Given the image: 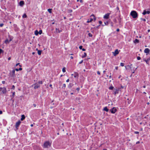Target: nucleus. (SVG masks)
I'll use <instances>...</instances> for the list:
<instances>
[{"mask_svg":"<svg viewBox=\"0 0 150 150\" xmlns=\"http://www.w3.org/2000/svg\"><path fill=\"white\" fill-rule=\"evenodd\" d=\"M40 86V85L37 84H35V86L34 87V88L35 89L38 88Z\"/></svg>","mask_w":150,"mask_h":150,"instance_id":"obj_15","label":"nucleus"},{"mask_svg":"<svg viewBox=\"0 0 150 150\" xmlns=\"http://www.w3.org/2000/svg\"><path fill=\"white\" fill-rule=\"evenodd\" d=\"M93 20V19L92 18H90V19H88V20L87 22V23H89L92 21Z\"/></svg>","mask_w":150,"mask_h":150,"instance_id":"obj_19","label":"nucleus"},{"mask_svg":"<svg viewBox=\"0 0 150 150\" xmlns=\"http://www.w3.org/2000/svg\"><path fill=\"white\" fill-rule=\"evenodd\" d=\"M88 35L89 37H92V35L91 33H88Z\"/></svg>","mask_w":150,"mask_h":150,"instance_id":"obj_30","label":"nucleus"},{"mask_svg":"<svg viewBox=\"0 0 150 150\" xmlns=\"http://www.w3.org/2000/svg\"><path fill=\"white\" fill-rule=\"evenodd\" d=\"M19 64H20V63H17V64H16V66H17L18 65H19Z\"/></svg>","mask_w":150,"mask_h":150,"instance_id":"obj_55","label":"nucleus"},{"mask_svg":"<svg viewBox=\"0 0 150 150\" xmlns=\"http://www.w3.org/2000/svg\"><path fill=\"white\" fill-rule=\"evenodd\" d=\"M119 53V52L117 49H116L115 50L114 52H112V53L114 56H115L117 54H118Z\"/></svg>","mask_w":150,"mask_h":150,"instance_id":"obj_8","label":"nucleus"},{"mask_svg":"<svg viewBox=\"0 0 150 150\" xmlns=\"http://www.w3.org/2000/svg\"><path fill=\"white\" fill-rule=\"evenodd\" d=\"M80 1L81 3H82L83 2V1L82 0H80Z\"/></svg>","mask_w":150,"mask_h":150,"instance_id":"obj_58","label":"nucleus"},{"mask_svg":"<svg viewBox=\"0 0 150 150\" xmlns=\"http://www.w3.org/2000/svg\"><path fill=\"white\" fill-rule=\"evenodd\" d=\"M2 83L3 84H4V83H5V81H2Z\"/></svg>","mask_w":150,"mask_h":150,"instance_id":"obj_52","label":"nucleus"},{"mask_svg":"<svg viewBox=\"0 0 150 150\" xmlns=\"http://www.w3.org/2000/svg\"><path fill=\"white\" fill-rule=\"evenodd\" d=\"M42 51L41 50H38V54L39 55H41V54Z\"/></svg>","mask_w":150,"mask_h":150,"instance_id":"obj_25","label":"nucleus"},{"mask_svg":"<svg viewBox=\"0 0 150 150\" xmlns=\"http://www.w3.org/2000/svg\"><path fill=\"white\" fill-rule=\"evenodd\" d=\"M91 17H93V18L94 19V20H96V18H95V16H94V15L93 14V15H92L91 16Z\"/></svg>","mask_w":150,"mask_h":150,"instance_id":"obj_29","label":"nucleus"},{"mask_svg":"<svg viewBox=\"0 0 150 150\" xmlns=\"http://www.w3.org/2000/svg\"><path fill=\"white\" fill-rule=\"evenodd\" d=\"M52 84H50V85L49 86H50V87H52Z\"/></svg>","mask_w":150,"mask_h":150,"instance_id":"obj_62","label":"nucleus"},{"mask_svg":"<svg viewBox=\"0 0 150 150\" xmlns=\"http://www.w3.org/2000/svg\"><path fill=\"white\" fill-rule=\"evenodd\" d=\"M39 83L40 84H42V81H40L39 82Z\"/></svg>","mask_w":150,"mask_h":150,"instance_id":"obj_49","label":"nucleus"},{"mask_svg":"<svg viewBox=\"0 0 150 150\" xmlns=\"http://www.w3.org/2000/svg\"><path fill=\"white\" fill-rule=\"evenodd\" d=\"M64 19H66V17H64Z\"/></svg>","mask_w":150,"mask_h":150,"instance_id":"obj_64","label":"nucleus"},{"mask_svg":"<svg viewBox=\"0 0 150 150\" xmlns=\"http://www.w3.org/2000/svg\"><path fill=\"white\" fill-rule=\"evenodd\" d=\"M1 91L2 93L3 94H5L6 93L7 90L6 89L5 87H1Z\"/></svg>","mask_w":150,"mask_h":150,"instance_id":"obj_3","label":"nucleus"},{"mask_svg":"<svg viewBox=\"0 0 150 150\" xmlns=\"http://www.w3.org/2000/svg\"><path fill=\"white\" fill-rule=\"evenodd\" d=\"M25 119V115H21V121H23V120H24Z\"/></svg>","mask_w":150,"mask_h":150,"instance_id":"obj_18","label":"nucleus"},{"mask_svg":"<svg viewBox=\"0 0 150 150\" xmlns=\"http://www.w3.org/2000/svg\"><path fill=\"white\" fill-rule=\"evenodd\" d=\"M117 111V110L116 108L115 107L113 108L112 109L110 110V111L112 113H115Z\"/></svg>","mask_w":150,"mask_h":150,"instance_id":"obj_4","label":"nucleus"},{"mask_svg":"<svg viewBox=\"0 0 150 150\" xmlns=\"http://www.w3.org/2000/svg\"><path fill=\"white\" fill-rule=\"evenodd\" d=\"M118 68V67H115V69L116 70H117Z\"/></svg>","mask_w":150,"mask_h":150,"instance_id":"obj_56","label":"nucleus"},{"mask_svg":"<svg viewBox=\"0 0 150 150\" xmlns=\"http://www.w3.org/2000/svg\"><path fill=\"white\" fill-rule=\"evenodd\" d=\"M56 32V33H60L62 31L61 30H60L59 28H56L55 29Z\"/></svg>","mask_w":150,"mask_h":150,"instance_id":"obj_16","label":"nucleus"},{"mask_svg":"<svg viewBox=\"0 0 150 150\" xmlns=\"http://www.w3.org/2000/svg\"><path fill=\"white\" fill-rule=\"evenodd\" d=\"M15 92H13V93H12V97H14V96H15Z\"/></svg>","mask_w":150,"mask_h":150,"instance_id":"obj_33","label":"nucleus"},{"mask_svg":"<svg viewBox=\"0 0 150 150\" xmlns=\"http://www.w3.org/2000/svg\"><path fill=\"white\" fill-rule=\"evenodd\" d=\"M82 49L83 51H85L86 50L84 48Z\"/></svg>","mask_w":150,"mask_h":150,"instance_id":"obj_59","label":"nucleus"},{"mask_svg":"<svg viewBox=\"0 0 150 150\" xmlns=\"http://www.w3.org/2000/svg\"><path fill=\"white\" fill-rule=\"evenodd\" d=\"M76 90L78 91H79L80 90V88H76Z\"/></svg>","mask_w":150,"mask_h":150,"instance_id":"obj_46","label":"nucleus"},{"mask_svg":"<svg viewBox=\"0 0 150 150\" xmlns=\"http://www.w3.org/2000/svg\"><path fill=\"white\" fill-rule=\"evenodd\" d=\"M11 39H10V40H8V39H6L5 41V43L6 44L8 43L11 41Z\"/></svg>","mask_w":150,"mask_h":150,"instance_id":"obj_17","label":"nucleus"},{"mask_svg":"<svg viewBox=\"0 0 150 150\" xmlns=\"http://www.w3.org/2000/svg\"><path fill=\"white\" fill-rule=\"evenodd\" d=\"M147 59L148 60H149H149H150V57L149 58H148Z\"/></svg>","mask_w":150,"mask_h":150,"instance_id":"obj_61","label":"nucleus"},{"mask_svg":"<svg viewBox=\"0 0 150 150\" xmlns=\"http://www.w3.org/2000/svg\"><path fill=\"white\" fill-rule=\"evenodd\" d=\"M2 114V112L1 110H0V114Z\"/></svg>","mask_w":150,"mask_h":150,"instance_id":"obj_51","label":"nucleus"},{"mask_svg":"<svg viewBox=\"0 0 150 150\" xmlns=\"http://www.w3.org/2000/svg\"><path fill=\"white\" fill-rule=\"evenodd\" d=\"M62 71L63 72H66V68L65 67L63 68L62 69Z\"/></svg>","mask_w":150,"mask_h":150,"instance_id":"obj_28","label":"nucleus"},{"mask_svg":"<svg viewBox=\"0 0 150 150\" xmlns=\"http://www.w3.org/2000/svg\"><path fill=\"white\" fill-rule=\"evenodd\" d=\"M98 22L100 24H101L102 23V22L101 21H99Z\"/></svg>","mask_w":150,"mask_h":150,"instance_id":"obj_43","label":"nucleus"},{"mask_svg":"<svg viewBox=\"0 0 150 150\" xmlns=\"http://www.w3.org/2000/svg\"><path fill=\"white\" fill-rule=\"evenodd\" d=\"M137 59L138 60H140L141 59L140 57L139 56L137 57Z\"/></svg>","mask_w":150,"mask_h":150,"instance_id":"obj_37","label":"nucleus"},{"mask_svg":"<svg viewBox=\"0 0 150 150\" xmlns=\"http://www.w3.org/2000/svg\"><path fill=\"white\" fill-rule=\"evenodd\" d=\"M119 88L115 89L114 91V94L115 95L116 94L118 93L119 91Z\"/></svg>","mask_w":150,"mask_h":150,"instance_id":"obj_13","label":"nucleus"},{"mask_svg":"<svg viewBox=\"0 0 150 150\" xmlns=\"http://www.w3.org/2000/svg\"><path fill=\"white\" fill-rule=\"evenodd\" d=\"M150 12L149 11H146V10H144L143 12L142 13V14L144 15H145L146 14H149Z\"/></svg>","mask_w":150,"mask_h":150,"instance_id":"obj_12","label":"nucleus"},{"mask_svg":"<svg viewBox=\"0 0 150 150\" xmlns=\"http://www.w3.org/2000/svg\"><path fill=\"white\" fill-rule=\"evenodd\" d=\"M33 105L35 107H36V105L35 104H33Z\"/></svg>","mask_w":150,"mask_h":150,"instance_id":"obj_53","label":"nucleus"},{"mask_svg":"<svg viewBox=\"0 0 150 150\" xmlns=\"http://www.w3.org/2000/svg\"><path fill=\"white\" fill-rule=\"evenodd\" d=\"M149 50L148 48H146L144 50V52L146 53V55L149 54Z\"/></svg>","mask_w":150,"mask_h":150,"instance_id":"obj_10","label":"nucleus"},{"mask_svg":"<svg viewBox=\"0 0 150 150\" xmlns=\"http://www.w3.org/2000/svg\"><path fill=\"white\" fill-rule=\"evenodd\" d=\"M22 69L21 68H20L18 69L19 71H21Z\"/></svg>","mask_w":150,"mask_h":150,"instance_id":"obj_47","label":"nucleus"},{"mask_svg":"<svg viewBox=\"0 0 150 150\" xmlns=\"http://www.w3.org/2000/svg\"><path fill=\"white\" fill-rule=\"evenodd\" d=\"M132 64H131L129 65H128L127 66H125V68L126 70H128L129 69H131L132 67Z\"/></svg>","mask_w":150,"mask_h":150,"instance_id":"obj_9","label":"nucleus"},{"mask_svg":"<svg viewBox=\"0 0 150 150\" xmlns=\"http://www.w3.org/2000/svg\"><path fill=\"white\" fill-rule=\"evenodd\" d=\"M103 110L104 111H106V112H108L109 110L108 109L107 107H105L104 108Z\"/></svg>","mask_w":150,"mask_h":150,"instance_id":"obj_20","label":"nucleus"},{"mask_svg":"<svg viewBox=\"0 0 150 150\" xmlns=\"http://www.w3.org/2000/svg\"><path fill=\"white\" fill-rule=\"evenodd\" d=\"M70 58L72 59H73V57H72V56H71L70 57Z\"/></svg>","mask_w":150,"mask_h":150,"instance_id":"obj_60","label":"nucleus"},{"mask_svg":"<svg viewBox=\"0 0 150 150\" xmlns=\"http://www.w3.org/2000/svg\"><path fill=\"white\" fill-rule=\"evenodd\" d=\"M10 75L12 77H14L15 76V70H12L10 73Z\"/></svg>","mask_w":150,"mask_h":150,"instance_id":"obj_7","label":"nucleus"},{"mask_svg":"<svg viewBox=\"0 0 150 150\" xmlns=\"http://www.w3.org/2000/svg\"><path fill=\"white\" fill-rule=\"evenodd\" d=\"M63 87L64 88H65L66 87V85L65 84H63Z\"/></svg>","mask_w":150,"mask_h":150,"instance_id":"obj_48","label":"nucleus"},{"mask_svg":"<svg viewBox=\"0 0 150 150\" xmlns=\"http://www.w3.org/2000/svg\"><path fill=\"white\" fill-rule=\"evenodd\" d=\"M83 60H81V61L79 62V64H81L83 62Z\"/></svg>","mask_w":150,"mask_h":150,"instance_id":"obj_42","label":"nucleus"},{"mask_svg":"<svg viewBox=\"0 0 150 150\" xmlns=\"http://www.w3.org/2000/svg\"><path fill=\"white\" fill-rule=\"evenodd\" d=\"M52 9L49 8V9H48L47 11L49 13H52Z\"/></svg>","mask_w":150,"mask_h":150,"instance_id":"obj_26","label":"nucleus"},{"mask_svg":"<svg viewBox=\"0 0 150 150\" xmlns=\"http://www.w3.org/2000/svg\"><path fill=\"white\" fill-rule=\"evenodd\" d=\"M116 30L117 32H119L120 30L118 28Z\"/></svg>","mask_w":150,"mask_h":150,"instance_id":"obj_54","label":"nucleus"},{"mask_svg":"<svg viewBox=\"0 0 150 150\" xmlns=\"http://www.w3.org/2000/svg\"><path fill=\"white\" fill-rule=\"evenodd\" d=\"M134 133L136 134H138L139 133V132H138L136 131L134 132Z\"/></svg>","mask_w":150,"mask_h":150,"instance_id":"obj_44","label":"nucleus"},{"mask_svg":"<svg viewBox=\"0 0 150 150\" xmlns=\"http://www.w3.org/2000/svg\"><path fill=\"white\" fill-rule=\"evenodd\" d=\"M15 88V87L14 85H13L11 88V89L13 90H14Z\"/></svg>","mask_w":150,"mask_h":150,"instance_id":"obj_36","label":"nucleus"},{"mask_svg":"<svg viewBox=\"0 0 150 150\" xmlns=\"http://www.w3.org/2000/svg\"><path fill=\"white\" fill-rule=\"evenodd\" d=\"M110 14V13H108L105 14L103 16V18L104 19H108L109 18V15Z\"/></svg>","mask_w":150,"mask_h":150,"instance_id":"obj_6","label":"nucleus"},{"mask_svg":"<svg viewBox=\"0 0 150 150\" xmlns=\"http://www.w3.org/2000/svg\"><path fill=\"white\" fill-rule=\"evenodd\" d=\"M139 143V142L138 141L137 142L136 144H138Z\"/></svg>","mask_w":150,"mask_h":150,"instance_id":"obj_63","label":"nucleus"},{"mask_svg":"<svg viewBox=\"0 0 150 150\" xmlns=\"http://www.w3.org/2000/svg\"><path fill=\"white\" fill-rule=\"evenodd\" d=\"M25 4V2L23 1H21L19 2V5L21 6H23Z\"/></svg>","mask_w":150,"mask_h":150,"instance_id":"obj_11","label":"nucleus"},{"mask_svg":"<svg viewBox=\"0 0 150 150\" xmlns=\"http://www.w3.org/2000/svg\"><path fill=\"white\" fill-rule=\"evenodd\" d=\"M38 30H36L35 32V34L36 35H38Z\"/></svg>","mask_w":150,"mask_h":150,"instance_id":"obj_24","label":"nucleus"},{"mask_svg":"<svg viewBox=\"0 0 150 150\" xmlns=\"http://www.w3.org/2000/svg\"><path fill=\"white\" fill-rule=\"evenodd\" d=\"M69 81V79H67L66 80V82H68Z\"/></svg>","mask_w":150,"mask_h":150,"instance_id":"obj_50","label":"nucleus"},{"mask_svg":"<svg viewBox=\"0 0 150 150\" xmlns=\"http://www.w3.org/2000/svg\"><path fill=\"white\" fill-rule=\"evenodd\" d=\"M21 123V122L20 120H18V122H17L15 126L17 130L18 129V127L20 125Z\"/></svg>","mask_w":150,"mask_h":150,"instance_id":"obj_5","label":"nucleus"},{"mask_svg":"<svg viewBox=\"0 0 150 150\" xmlns=\"http://www.w3.org/2000/svg\"><path fill=\"white\" fill-rule=\"evenodd\" d=\"M83 46H80L79 47V48L81 50L82 49Z\"/></svg>","mask_w":150,"mask_h":150,"instance_id":"obj_38","label":"nucleus"},{"mask_svg":"<svg viewBox=\"0 0 150 150\" xmlns=\"http://www.w3.org/2000/svg\"><path fill=\"white\" fill-rule=\"evenodd\" d=\"M73 75H74V78H78V76H79L78 74L77 73H75L74 74H71L72 76H73Z\"/></svg>","mask_w":150,"mask_h":150,"instance_id":"obj_14","label":"nucleus"},{"mask_svg":"<svg viewBox=\"0 0 150 150\" xmlns=\"http://www.w3.org/2000/svg\"><path fill=\"white\" fill-rule=\"evenodd\" d=\"M68 11L69 13H71L72 11V10L71 9H69L68 10Z\"/></svg>","mask_w":150,"mask_h":150,"instance_id":"obj_34","label":"nucleus"},{"mask_svg":"<svg viewBox=\"0 0 150 150\" xmlns=\"http://www.w3.org/2000/svg\"><path fill=\"white\" fill-rule=\"evenodd\" d=\"M120 64V66L122 67L124 66V64L123 63H121Z\"/></svg>","mask_w":150,"mask_h":150,"instance_id":"obj_35","label":"nucleus"},{"mask_svg":"<svg viewBox=\"0 0 150 150\" xmlns=\"http://www.w3.org/2000/svg\"><path fill=\"white\" fill-rule=\"evenodd\" d=\"M51 143L49 141L45 142L43 144V147L44 148H48L51 146Z\"/></svg>","mask_w":150,"mask_h":150,"instance_id":"obj_1","label":"nucleus"},{"mask_svg":"<svg viewBox=\"0 0 150 150\" xmlns=\"http://www.w3.org/2000/svg\"><path fill=\"white\" fill-rule=\"evenodd\" d=\"M130 15L133 18H136L137 17L138 15L137 12L134 11H132L130 13Z\"/></svg>","mask_w":150,"mask_h":150,"instance_id":"obj_2","label":"nucleus"},{"mask_svg":"<svg viewBox=\"0 0 150 150\" xmlns=\"http://www.w3.org/2000/svg\"><path fill=\"white\" fill-rule=\"evenodd\" d=\"M42 30H40L39 32H38V34L40 35L42 33Z\"/></svg>","mask_w":150,"mask_h":150,"instance_id":"obj_31","label":"nucleus"},{"mask_svg":"<svg viewBox=\"0 0 150 150\" xmlns=\"http://www.w3.org/2000/svg\"><path fill=\"white\" fill-rule=\"evenodd\" d=\"M109 88L110 90H112L113 88V87L112 86H111Z\"/></svg>","mask_w":150,"mask_h":150,"instance_id":"obj_32","label":"nucleus"},{"mask_svg":"<svg viewBox=\"0 0 150 150\" xmlns=\"http://www.w3.org/2000/svg\"><path fill=\"white\" fill-rule=\"evenodd\" d=\"M144 60L146 62V63L147 64H149V60H148L147 59H144Z\"/></svg>","mask_w":150,"mask_h":150,"instance_id":"obj_21","label":"nucleus"},{"mask_svg":"<svg viewBox=\"0 0 150 150\" xmlns=\"http://www.w3.org/2000/svg\"><path fill=\"white\" fill-rule=\"evenodd\" d=\"M134 42L135 43H138L139 42V40L137 39H135Z\"/></svg>","mask_w":150,"mask_h":150,"instance_id":"obj_23","label":"nucleus"},{"mask_svg":"<svg viewBox=\"0 0 150 150\" xmlns=\"http://www.w3.org/2000/svg\"><path fill=\"white\" fill-rule=\"evenodd\" d=\"M86 56H87L86 53L85 52H84V54L81 57L82 58H84L86 57Z\"/></svg>","mask_w":150,"mask_h":150,"instance_id":"obj_22","label":"nucleus"},{"mask_svg":"<svg viewBox=\"0 0 150 150\" xmlns=\"http://www.w3.org/2000/svg\"><path fill=\"white\" fill-rule=\"evenodd\" d=\"M141 20H142L143 21H145L146 20L144 18H141Z\"/></svg>","mask_w":150,"mask_h":150,"instance_id":"obj_40","label":"nucleus"},{"mask_svg":"<svg viewBox=\"0 0 150 150\" xmlns=\"http://www.w3.org/2000/svg\"><path fill=\"white\" fill-rule=\"evenodd\" d=\"M97 73L99 75L100 74V72H99L98 71H97Z\"/></svg>","mask_w":150,"mask_h":150,"instance_id":"obj_45","label":"nucleus"},{"mask_svg":"<svg viewBox=\"0 0 150 150\" xmlns=\"http://www.w3.org/2000/svg\"><path fill=\"white\" fill-rule=\"evenodd\" d=\"M22 17L23 18H26L27 17V15L25 13H24L23 16Z\"/></svg>","mask_w":150,"mask_h":150,"instance_id":"obj_27","label":"nucleus"},{"mask_svg":"<svg viewBox=\"0 0 150 150\" xmlns=\"http://www.w3.org/2000/svg\"><path fill=\"white\" fill-rule=\"evenodd\" d=\"M15 70H16V71H19L18 69H15Z\"/></svg>","mask_w":150,"mask_h":150,"instance_id":"obj_57","label":"nucleus"},{"mask_svg":"<svg viewBox=\"0 0 150 150\" xmlns=\"http://www.w3.org/2000/svg\"><path fill=\"white\" fill-rule=\"evenodd\" d=\"M4 25V24L3 23H1L0 24V27H2Z\"/></svg>","mask_w":150,"mask_h":150,"instance_id":"obj_41","label":"nucleus"},{"mask_svg":"<svg viewBox=\"0 0 150 150\" xmlns=\"http://www.w3.org/2000/svg\"><path fill=\"white\" fill-rule=\"evenodd\" d=\"M3 52V50L2 49H0V54Z\"/></svg>","mask_w":150,"mask_h":150,"instance_id":"obj_39","label":"nucleus"}]
</instances>
